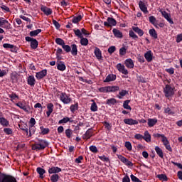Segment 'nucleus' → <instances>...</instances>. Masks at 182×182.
<instances>
[{
	"mask_svg": "<svg viewBox=\"0 0 182 182\" xmlns=\"http://www.w3.org/2000/svg\"><path fill=\"white\" fill-rule=\"evenodd\" d=\"M0 182H18L16 178L12 176L1 174L0 175Z\"/></svg>",
	"mask_w": 182,
	"mask_h": 182,
	"instance_id": "nucleus-4",
	"label": "nucleus"
},
{
	"mask_svg": "<svg viewBox=\"0 0 182 182\" xmlns=\"http://www.w3.org/2000/svg\"><path fill=\"white\" fill-rule=\"evenodd\" d=\"M72 134H73V131H72V129H67L65 130V136L68 139H70V137H72Z\"/></svg>",
	"mask_w": 182,
	"mask_h": 182,
	"instance_id": "nucleus-43",
	"label": "nucleus"
},
{
	"mask_svg": "<svg viewBox=\"0 0 182 182\" xmlns=\"http://www.w3.org/2000/svg\"><path fill=\"white\" fill-rule=\"evenodd\" d=\"M157 124V118H149L148 119V126L149 127H153L154 126H156Z\"/></svg>",
	"mask_w": 182,
	"mask_h": 182,
	"instance_id": "nucleus-29",
	"label": "nucleus"
},
{
	"mask_svg": "<svg viewBox=\"0 0 182 182\" xmlns=\"http://www.w3.org/2000/svg\"><path fill=\"white\" fill-rule=\"evenodd\" d=\"M62 169L59 167L53 166L48 169L49 174H56V173H60Z\"/></svg>",
	"mask_w": 182,
	"mask_h": 182,
	"instance_id": "nucleus-22",
	"label": "nucleus"
},
{
	"mask_svg": "<svg viewBox=\"0 0 182 182\" xmlns=\"http://www.w3.org/2000/svg\"><path fill=\"white\" fill-rule=\"evenodd\" d=\"M71 53L73 56L77 55V46L76 44L71 45Z\"/></svg>",
	"mask_w": 182,
	"mask_h": 182,
	"instance_id": "nucleus-34",
	"label": "nucleus"
},
{
	"mask_svg": "<svg viewBox=\"0 0 182 182\" xmlns=\"http://www.w3.org/2000/svg\"><path fill=\"white\" fill-rule=\"evenodd\" d=\"M37 173L39 174L41 178H43V175L45 173H46V171L41 167H38L37 168Z\"/></svg>",
	"mask_w": 182,
	"mask_h": 182,
	"instance_id": "nucleus-36",
	"label": "nucleus"
},
{
	"mask_svg": "<svg viewBox=\"0 0 182 182\" xmlns=\"http://www.w3.org/2000/svg\"><path fill=\"white\" fill-rule=\"evenodd\" d=\"M77 104L75 105H72L70 107V112H72V113H75V112H76V110H77Z\"/></svg>",
	"mask_w": 182,
	"mask_h": 182,
	"instance_id": "nucleus-55",
	"label": "nucleus"
},
{
	"mask_svg": "<svg viewBox=\"0 0 182 182\" xmlns=\"http://www.w3.org/2000/svg\"><path fill=\"white\" fill-rule=\"evenodd\" d=\"M3 48L5 49H11V52H15V50H14V48H15V46L9 43H4L3 44Z\"/></svg>",
	"mask_w": 182,
	"mask_h": 182,
	"instance_id": "nucleus-38",
	"label": "nucleus"
},
{
	"mask_svg": "<svg viewBox=\"0 0 182 182\" xmlns=\"http://www.w3.org/2000/svg\"><path fill=\"white\" fill-rule=\"evenodd\" d=\"M40 129L43 134H48V133L50 132L49 128H44L43 127H41Z\"/></svg>",
	"mask_w": 182,
	"mask_h": 182,
	"instance_id": "nucleus-53",
	"label": "nucleus"
},
{
	"mask_svg": "<svg viewBox=\"0 0 182 182\" xmlns=\"http://www.w3.org/2000/svg\"><path fill=\"white\" fill-rule=\"evenodd\" d=\"M4 132L6 134H12V129L11 128H4Z\"/></svg>",
	"mask_w": 182,
	"mask_h": 182,
	"instance_id": "nucleus-64",
	"label": "nucleus"
},
{
	"mask_svg": "<svg viewBox=\"0 0 182 182\" xmlns=\"http://www.w3.org/2000/svg\"><path fill=\"white\" fill-rule=\"evenodd\" d=\"M60 100L64 103V105H69L70 102H72V99L66 95L65 92H62L60 96Z\"/></svg>",
	"mask_w": 182,
	"mask_h": 182,
	"instance_id": "nucleus-7",
	"label": "nucleus"
},
{
	"mask_svg": "<svg viewBox=\"0 0 182 182\" xmlns=\"http://www.w3.org/2000/svg\"><path fill=\"white\" fill-rule=\"evenodd\" d=\"M164 113H166L168 114H174V112L171 111L170 107H167L164 109Z\"/></svg>",
	"mask_w": 182,
	"mask_h": 182,
	"instance_id": "nucleus-62",
	"label": "nucleus"
},
{
	"mask_svg": "<svg viewBox=\"0 0 182 182\" xmlns=\"http://www.w3.org/2000/svg\"><path fill=\"white\" fill-rule=\"evenodd\" d=\"M124 123H125V124H129V126H133L134 124H139V122L137 120L133 119L132 118L124 119Z\"/></svg>",
	"mask_w": 182,
	"mask_h": 182,
	"instance_id": "nucleus-18",
	"label": "nucleus"
},
{
	"mask_svg": "<svg viewBox=\"0 0 182 182\" xmlns=\"http://www.w3.org/2000/svg\"><path fill=\"white\" fill-rule=\"evenodd\" d=\"M42 32L41 29L34 30L30 32V36H38Z\"/></svg>",
	"mask_w": 182,
	"mask_h": 182,
	"instance_id": "nucleus-41",
	"label": "nucleus"
},
{
	"mask_svg": "<svg viewBox=\"0 0 182 182\" xmlns=\"http://www.w3.org/2000/svg\"><path fill=\"white\" fill-rule=\"evenodd\" d=\"M94 53H95L97 59H98L99 60H100V59H102V51L100 50V49L99 48L96 47L95 48Z\"/></svg>",
	"mask_w": 182,
	"mask_h": 182,
	"instance_id": "nucleus-31",
	"label": "nucleus"
},
{
	"mask_svg": "<svg viewBox=\"0 0 182 182\" xmlns=\"http://www.w3.org/2000/svg\"><path fill=\"white\" fill-rule=\"evenodd\" d=\"M57 69L58 70H60L61 72H63L66 70V65H65V63L60 61L57 63Z\"/></svg>",
	"mask_w": 182,
	"mask_h": 182,
	"instance_id": "nucleus-26",
	"label": "nucleus"
},
{
	"mask_svg": "<svg viewBox=\"0 0 182 182\" xmlns=\"http://www.w3.org/2000/svg\"><path fill=\"white\" fill-rule=\"evenodd\" d=\"M114 80H116V75L109 74L107 76L106 79L104 80V82H113Z\"/></svg>",
	"mask_w": 182,
	"mask_h": 182,
	"instance_id": "nucleus-32",
	"label": "nucleus"
},
{
	"mask_svg": "<svg viewBox=\"0 0 182 182\" xmlns=\"http://www.w3.org/2000/svg\"><path fill=\"white\" fill-rule=\"evenodd\" d=\"M132 30L134 32L137 33L139 36H143L144 35V31H143V30L140 29L139 27L132 26Z\"/></svg>",
	"mask_w": 182,
	"mask_h": 182,
	"instance_id": "nucleus-28",
	"label": "nucleus"
},
{
	"mask_svg": "<svg viewBox=\"0 0 182 182\" xmlns=\"http://www.w3.org/2000/svg\"><path fill=\"white\" fill-rule=\"evenodd\" d=\"M149 33L154 39H157V32H156L154 28L150 29Z\"/></svg>",
	"mask_w": 182,
	"mask_h": 182,
	"instance_id": "nucleus-37",
	"label": "nucleus"
},
{
	"mask_svg": "<svg viewBox=\"0 0 182 182\" xmlns=\"http://www.w3.org/2000/svg\"><path fill=\"white\" fill-rule=\"evenodd\" d=\"M11 77L12 80H18V77H19V75L18 74V73L14 72L11 73Z\"/></svg>",
	"mask_w": 182,
	"mask_h": 182,
	"instance_id": "nucleus-52",
	"label": "nucleus"
},
{
	"mask_svg": "<svg viewBox=\"0 0 182 182\" xmlns=\"http://www.w3.org/2000/svg\"><path fill=\"white\" fill-rule=\"evenodd\" d=\"M129 38H132V39H139V36H137V35L134 33V31L132 30L129 31Z\"/></svg>",
	"mask_w": 182,
	"mask_h": 182,
	"instance_id": "nucleus-47",
	"label": "nucleus"
},
{
	"mask_svg": "<svg viewBox=\"0 0 182 182\" xmlns=\"http://www.w3.org/2000/svg\"><path fill=\"white\" fill-rule=\"evenodd\" d=\"M107 105H116V99L114 98H110L107 100Z\"/></svg>",
	"mask_w": 182,
	"mask_h": 182,
	"instance_id": "nucleus-54",
	"label": "nucleus"
},
{
	"mask_svg": "<svg viewBox=\"0 0 182 182\" xmlns=\"http://www.w3.org/2000/svg\"><path fill=\"white\" fill-rule=\"evenodd\" d=\"M0 27L7 30L11 29V23H9V21L2 17H0Z\"/></svg>",
	"mask_w": 182,
	"mask_h": 182,
	"instance_id": "nucleus-6",
	"label": "nucleus"
},
{
	"mask_svg": "<svg viewBox=\"0 0 182 182\" xmlns=\"http://www.w3.org/2000/svg\"><path fill=\"white\" fill-rule=\"evenodd\" d=\"M46 75H48V70H42L41 71L36 73V77L38 79V80H41V79H43Z\"/></svg>",
	"mask_w": 182,
	"mask_h": 182,
	"instance_id": "nucleus-15",
	"label": "nucleus"
},
{
	"mask_svg": "<svg viewBox=\"0 0 182 182\" xmlns=\"http://www.w3.org/2000/svg\"><path fill=\"white\" fill-rule=\"evenodd\" d=\"M144 140L146 141V143H150L151 141V135L149 133V131H145L144 133Z\"/></svg>",
	"mask_w": 182,
	"mask_h": 182,
	"instance_id": "nucleus-27",
	"label": "nucleus"
},
{
	"mask_svg": "<svg viewBox=\"0 0 182 182\" xmlns=\"http://www.w3.org/2000/svg\"><path fill=\"white\" fill-rule=\"evenodd\" d=\"M0 124L4 127H8L9 126V121L5 119V117H0Z\"/></svg>",
	"mask_w": 182,
	"mask_h": 182,
	"instance_id": "nucleus-30",
	"label": "nucleus"
},
{
	"mask_svg": "<svg viewBox=\"0 0 182 182\" xmlns=\"http://www.w3.org/2000/svg\"><path fill=\"white\" fill-rule=\"evenodd\" d=\"M92 136H93V129L91 128V129H89L87 131H86L85 134L82 136V139L84 140H87L90 139Z\"/></svg>",
	"mask_w": 182,
	"mask_h": 182,
	"instance_id": "nucleus-20",
	"label": "nucleus"
},
{
	"mask_svg": "<svg viewBox=\"0 0 182 182\" xmlns=\"http://www.w3.org/2000/svg\"><path fill=\"white\" fill-rule=\"evenodd\" d=\"M149 21L154 26H156L157 28V19H156V17L154 16H151L149 17Z\"/></svg>",
	"mask_w": 182,
	"mask_h": 182,
	"instance_id": "nucleus-35",
	"label": "nucleus"
},
{
	"mask_svg": "<svg viewBox=\"0 0 182 182\" xmlns=\"http://www.w3.org/2000/svg\"><path fill=\"white\" fill-rule=\"evenodd\" d=\"M82 21V16H77L73 18L72 22L73 23H77Z\"/></svg>",
	"mask_w": 182,
	"mask_h": 182,
	"instance_id": "nucleus-46",
	"label": "nucleus"
},
{
	"mask_svg": "<svg viewBox=\"0 0 182 182\" xmlns=\"http://www.w3.org/2000/svg\"><path fill=\"white\" fill-rule=\"evenodd\" d=\"M26 41L27 42H31V48L32 49H36V48H38V41H36V39L31 37H26Z\"/></svg>",
	"mask_w": 182,
	"mask_h": 182,
	"instance_id": "nucleus-11",
	"label": "nucleus"
},
{
	"mask_svg": "<svg viewBox=\"0 0 182 182\" xmlns=\"http://www.w3.org/2000/svg\"><path fill=\"white\" fill-rule=\"evenodd\" d=\"M127 93V91H126L125 90H122L119 92V95H117L118 99H123V97L126 96Z\"/></svg>",
	"mask_w": 182,
	"mask_h": 182,
	"instance_id": "nucleus-42",
	"label": "nucleus"
},
{
	"mask_svg": "<svg viewBox=\"0 0 182 182\" xmlns=\"http://www.w3.org/2000/svg\"><path fill=\"white\" fill-rule=\"evenodd\" d=\"M59 181V175L53 174L50 176V181L52 182H58Z\"/></svg>",
	"mask_w": 182,
	"mask_h": 182,
	"instance_id": "nucleus-44",
	"label": "nucleus"
},
{
	"mask_svg": "<svg viewBox=\"0 0 182 182\" xmlns=\"http://www.w3.org/2000/svg\"><path fill=\"white\" fill-rule=\"evenodd\" d=\"M144 58L147 62H151L153 60V53L151 50H149L144 54Z\"/></svg>",
	"mask_w": 182,
	"mask_h": 182,
	"instance_id": "nucleus-25",
	"label": "nucleus"
},
{
	"mask_svg": "<svg viewBox=\"0 0 182 182\" xmlns=\"http://www.w3.org/2000/svg\"><path fill=\"white\" fill-rule=\"evenodd\" d=\"M157 178L159 180H162L163 181H167V176H166L165 174H159L157 175Z\"/></svg>",
	"mask_w": 182,
	"mask_h": 182,
	"instance_id": "nucleus-50",
	"label": "nucleus"
},
{
	"mask_svg": "<svg viewBox=\"0 0 182 182\" xmlns=\"http://www.w3.org/2000/svg\"><path fill=\"white\" fill-rule=\"evenodd\" d=\"M161 141L164 146L166 147V150L168 151H173V149H171V146H170V142L166 136H162Z\"/></svg>",
	"mask_w": 182,
	"mask_h": 182,
	"instance_id": "nucleus-8",
	"label": "nucleus"
},
{
	"mask_svg": "<svg viewBox=\"0 0 182 182\" xmlns=\"http://www.w3.org/2000/svg\"><path fill=\"white\" fill-rule=\"evenodd\" d=\"M90 110L91 112H97V105H96V102H93L91 105Z\"/></svg>",
	"mask_w": 182,
	"mask_h": 182,
	"instance_id": "nucleus-56",
	"label": "nucleus"
},
{
	"mask_svg": "<svg viewBox=\"0 0 182 182\" xmlns=\"http://www.w3.org/2000/svg\"><path fill=\"white\" fill-rule=\"evenodd\" d=\"M48 141L40 139L32 146V150H45L48 147Z\"/></svg>",
	"mask_w": 182,
	"mask_h": 182,
	"instance_id": "nucleus-1",
	"label": "nucleus"
},
{
	"mask_svg": "<svg viewBox=\"0 0 182 182\" xmlns=\"http://www.w3.org/2000/svg\"><path fill=\"white\" fill-rule=\"evenodd\" d=\"M104 25L105 26H116L117 22L114 18L109 17L107 21L104 22Z\"/></svg>",
	"mask_w": 182,
	"mask_h": 182,
	"instance_id": "nucleus-13",
	"label": "nucleus"
},
{
	"mask_svg": "<svg viewBox=\"0 0 182 182\" xmlns=\"http://www.w3.org/2000/svg\"><path fill=\"white\" fill-rule=\"evenodd\" d=\"M129 103H130V100H125L123 103V107L124 109H126L127 110H132V107L129 105Z\"/></svg>",
	"mask_w": 182,
	"mask_h": 182,
	"instance_id": "nucleus-40",
	"label": "nucleus"
},
{
	"mask_svg": "<svg viewBox=\"0 0 182 182\" xmlns=\"http://www.w3.org/2000/svg\"><path fill=\"white\" fill-rule=\"evenodd\" d=\"M90 151H92V153H97L98 150H97V147H96V146H90Z\"/></svg>",
	"mask_w": 182,
	"mask_h": 182,
	"instance_id": "nucleus-61",
	"label": "nucleus"
},
{
	"mask_svg": "<svg viewBox=\"0 0 182 182\" xmlns=\"http://www.w3.org/2000/svg\"><path fill=\"white\" fill-rule=\"evenodd\" d=\"M62 48L67 53H69V52H70V50H72V48L69 46V45H65L64 44Z\"/></svg>",
	"mask_w": 182,
	"mask_h": 182,
	"instance_id": "nucleus-58",
	"label": "nucleus"
},
{
	"mask_svg": "<svg viewBox=\"0 0 182 182\" xmlns=\"http://www.w3.org/2000/svg\"><path fill=\"white\" fill-rule=\"evenodd\" d=\"M72 122L73 121L70 120V118L65 117L58 122V124H66V123H72Z\"/></svg>",
	"mask_w": 182,
	"mask_h": 182,
	"instance_id": "nucleus-33",
	"label": "nucleus"
},
{
	"mask_svg": "<svg viewBox=\"0 0 182 182\" xmlns=\"http://www.w3.org/2000/svg\"><path fill=\"white\" fill-rule=\"evenodd\" d=\"M41 12H43V14L47 16H49V15H52L53 13V11L50 8L46 7V6L43 5L41 6Z\"/></svg>",
	"mask_w": 182,
	"mask_h": 182,
	"instance_id": "nucleus-14",
	"label": "nucleus"
},
{
	"mask_svg": "<svg viewBox=\"0 0 182 182\" xmlns=\"http://www.w3.org/2000/svg\"><path fill=\"white\" fill-rule=\"evenodd\" d=\"M119 160H120L125 166H127L128 167H133V163L132 161H129L126 157L122 156V155H118L117 156Z\"/></svg>",
	"mask_w": 182,
	"mask_h": 182,
	"instance_id": "nucleus-9",
	"label": "nucleus"
},
{
	"mask_svg": "<svg viewBox=\"0 0 182 182\" xmlns=\"http://www.w3.org/2000/svg\"><path fill=\"white\" fill-rule=\"evenodd\" d=\"M127 52V48H126L125 47H122L119 49V55L121 56H124V55H126Z\"/></svg>",
	"mask_w": 182,
	"mask_h": 182,
	"instance_id": "nucleus-49",
	"label": "nucleus"
},
{
	"mask_svg": "<svg viewBox=\"0 0 182 182\" xmlns=\"http://www.w3.org/2000/svg\"><path fill=\"white\" fill-rule=\"evenodd\" d=\"M161 14L162 16H164V18H165V19H166V21H168L171 23V25H173L174 23V21H173V18H171V16H170L168 13L163 11H161Z\"/></svg>",
	"mask_w": 182,
	"mask_h": 182,
	"instance_id": "nucleus-17",
	"label": "nucleus"
},
{
	"mask_svg": "<svg viewBox=\"0 0 182 182\" xmlns=\"http://www.w3.org/2000/svg\"><path fill=\"white\" fill-rule=\"evenodd\" d=\"M80 43L82 46H87V45H89V40L86 38L82 37L80 38Z\"/></svg>",
	"mask_w": 182,
	"mask_h": 182,
	"instance_id": "nucleus-39",
	"label": "nucleus"
},
{
	"mask_svg": "<svg viewBox=\"0 0 182 182\" xmlns=\"http://www.w3.org/2000/svg\"><path fill=\"white\" fill-rule=\"evenodd\" d=\"M134 139H136V140H143L144 136L140 134H136L134 135Z\"/></svg>",
	"mask_w": 182,
	"mask_h": 182,
	"instance_id": "nucleus-63",
	"label": "nucleus"
},
{
	"mask_svg": "<svg viewBox=\"0 0 182 182\" xmlns=\"http://www.w3.org/2000/svg\"><path fill=\"white\" fill-rule=\"evenodd\" d=\"M74 33L75 35H76L77 36V38H83V35L82 34V31H80V30L77 29V30H74Z\"/></svg>",
	"mask_w": 182,
	"mask_h": 182,
	"instance_id": "nucleus-51",
	"label": "nucleus"
},
{
	"mask_svg": "<svg viewBox=\"0 0 182 182\" xmlns=\"http://www.w3.org/2000/svg\"><path fill=\"white\" fill-rule=\"evenodd\" d=\"M16 106H18L20 109H22L24 112L26 113H29V111L31 110V107L29 105H26V102H19L17 104H16Z\"/></svg>",
	"mask_w": 182,
	"mask_h": 182,
	"instance_id": "nucleus-5",
	"label": "nucleus"
},
{
	"mask_svg": "<svg viewBox=\"0 0 182 182\" xmlns=\"http://www.w3.org/2000/svg\"><path fill=\"white\" fill-rule=\"evenodd\" d=\"M119 89L120 87H119V86H107L99 88V92L102 93H109L110 92H117Z\"/></svg>",
	"mask_w": 182,
	"mask_h": 182,
	"instance_id": "nucleus-2",
	"label": "nucleus"
},
{
	"mask_svg": "<svg viewBox=\"0 0 182 182\" xmlns=\"http://www.w3.org/2000/svg\"><path fill=\"white\" fill-rule=\"evenodd\" d=\"M55 43H57V45H60V46H63V45L65 44V41H63L62 38H57L55 39Z\"/></svg>",
	"mask_w": 182,
	"mask_h": 182,
	"instance_id": "nucleus-45",
	"label": "nucleus"
},
{
	"mask_svg": "<svg viewBox=\"0 0 182 182\" xmlns=\"http://www.w3.org/2000/svg\"><path fill=\"white\" fill-rule=\"evenodd\" d=\"M164 93H165V96L168 99H170V97L174 95V87H171L169 85H166L164 88Z\"/></svg>",
	"mask_w": 182,
	"mask_h": 182,
	"instance_id": "nucleus-3",
	"label": "nucleus"
},
{
	"mask_svg": "<svg viewBox=\"0 0 182 182\" xmlns=\"http://www.w3.org/2000/svg\"><path fill=\"white\" fill-rule=\"evenodd\" d=\"M116 52V46H111L108 48V53L112 55Z\"/></svg>",
	"mask_w": 182,
	"mask_h": 182,
	"instance_id": "nucleus-60",
	"label": "nucleus"
},
{
	"mask_svg": "<svg viewBox=\"0 0 182 182\" xmlns=\"http://www.w3.org/2000/svg\"><path fill=\"white\" fill-rule=\"evenodd\" d=\"M27 83L28 85H29V86L33 87V86H35V84L36 83V80H35V77L33 75H29L27 78Z\"/></svg>",
	"mask_w": 182,
	"mask_h": 182,
	"instance_id": "nucleus-21",
	"label": "nucleus"
},
{
	"mask_svg": "<svg viewBox=\"0 0 182 182\" xmlns=\"http://www.w3.org/2000/svg\"><path fill=\"white\" fill-rule=\"evenodd\" d=\"M112 32H113V34L115 36V38H118L119 39L123 38V33H122L120 30H117V28H114L112 30Z\"/></svg>",
	"mask_w": 182,
	"mask_h": 182,
	"instance_id": "nucleus-24",
	"label": "nucleus"
},
{
	"mask_svg": "<svg viewBox=\"0 0 182 182\" xmlns=\"http://www.w3.org/2000/svg\"><path fill=\"white\" fill-rule=\"evenodd\" d=\"M124 146L128 151H132L133 147L132 146V143H130V141H126Z\"/></svg>",
	"mask_w": 182,
	"mask_h": 182,
	"instance_id": "nucleus-48",
	"label": "nucleus"
},
{
	"mask_svg": "<svg viewBox=\"0 0 182 182\" xmlns=\"http://www.w3.org/2000/svg\"><path fill=\"white\" fill-rule=\"evenodd\" d=\"M100 159L102 160V161H106V163H109L110 161V159L109 158L106 157V156H98Z\"/></svg>",
	"mask_w": 182,
	"mask_h": 182,
	"instance_id": "nucleus-57",
	"label": "nucleus"
},
{
	"mask_svg": "<svg viewBox=\"0 0 182 182\" xmlns=\"http://www.w3.org/2000/svg\"><path fill=\"white\" fill-rule=\"evenodd\" d=\"M35 126H30L29 127V136H32V134H35Z\"/></svg>",
	"mask_w": 182,
	"mask_h": 182,
	"instance_id": "nucleus-59",
	"label": "nucleus"
},
{
	"mask_svg": "<svg viewBox=\"0 0 182 182\" xmlns=\"http://www.w3.org/2000/svg\"><path fill=\"white\" fill-rule=\"evenodd\" d=\"M55 106L53 105V103H48L47 105V112H46V115L47 117H50V114H52V113H53V109H54Z\"/></svg>",
	"mask_w": 182,
	"mask_h": 182,
	"instance_id": "nucleus-19",
	"label": "nucleus"
},
{
	"mask_svg": "<svg viewBox=\"0 0 182 182\" xmlns=\"http://www.w3.org/2000/svg\"><path fill=\"white\" fill-rule=\"evenodd\" d=\"M124 65L128 69H133V68H134V62L132 58H127L125 60Z\"/></svg>",
	"mask_w": 182,
	"mask_h": 182,
	"instance_id": "nucleus-16",
	"label": "nucleus"
},
{
	"mask_svg": "<svg viewBox=\"0 0 182 182\" xmlns=\"http://www.w3.org/2000/svg\"><path fill=\"white\" fill-rule=\"evenodd\" d=\"M155 151L156 154H158L159 157L161 159H164V153L163 152V149L159 146H155Z\"/></svg>",
	"mask_w": 182,
	"mask_h": 182,
	"instance_id": "nucleus-23",
	"label": "nucleus"
},
{
	"mask_svg": "<svg viewBox=\"0 0 182 182\" xmlns=\"http://www.w3.org/2000/svg\"><path fill=\"white\" fill-rule=\"evenodd\" d=\"M117 69L119 70L122 75H129V71L127 69H126V67H124V65L122 63H118L117 65Z\"/></svg>",
	"mask_w": 182,
	"mask_h": 182,
	"instance_id": "nucleus-12",
	"label": "nucleus"
},
{
	"mask_svg": "<svg viewBox=\"0 0 182 182\" xmlns=\"http://www.w3.org/2000/svg\"><path fill=\"white\" fill-rule=\"evenodd\" d=\"M139 9H141V11L142 12H144V14H149V11L147 10V2L146 1H139Z\"/></svg>",
	"mask_w": 182,
	"mask_h": 182,
	"instance_id": "nucleus-10",
	"label": "nucleus"
}]
</instances>
